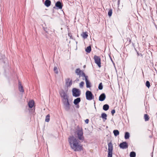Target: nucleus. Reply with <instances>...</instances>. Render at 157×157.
Masks as SVG:
<instances>
[{
  "mask_svg": "<svg viewBox=\"0 0 157 157\" xmlns=\"http://www.w3.org/2000/svg\"><path fill=\"white\" fill-rule=\"evenodd\" d=\"M68 142L71 148L75 151H80L82 150V146L79 143V141L74 136H70Z\"/></svg>",
  "mask_w": 157,
  "mask_h": 157,
  "instance_id": "1",
  "label": "nucleus"
},
{
  "mask_svg": "<svg viewBox=\"0 0 157 157\" xmlns=\"http://www.w3.org/2000/svg\"><path fill=\"white\" fill-rule=\"evenodd\" d=\"M67 93V91H64L63 89H61L59 91L61 97L63 98L62 101L64 108L66 111H67L70 109V104Z\"/></svg>",
  "mask_w": 157,
  "mask_h": 157,
  "instance_id": "2",
  "label": "nucleus"
},
{
  "mask_svg": "<svg viewBox=\"0 0 157 157\" xmlns=\"http://www.w3.org/2000/svg\"><path fill=\"white\" fill-rule=\"evenodd\" d=\"M72 95L75 97H79L81 94V91L78 89L76 88H73L72 90Z\"/></svg>",
  "mask_w": 157,
  "mask_h": 157,
  "instance_id": "3",
  "label": "nucleus"
},
{
  "mask_svg": "<svg viewBox=\"0 0 157 157\" xmlns=\"http://www.w3.org/2000/svg\"><path fill=\"white\" fill-rule=\"evenodd\" d=\"M86 99L88 100H91L94 99V96L91 91L87 90L86 92Z\"/></svg>",
  "mask_w": 157,
  "mask_h": 157,
  "instance_id": "4",
  "label": "nucleus"
},
{
  "mask_svg": "<svg viewBox=\"0 0 157 157\" xmlns=\"http://www.w3.org/2000/svg\"><path fill=\"white\" fill-rule=\"evenodd\" d=\"M94 59L95 63L98 65L99 67H101V58L99 56L95 55L94 56Z\"/></svg>",
  "mask_w": 157,
  "mask_h": 157,
  "instance_id": "5",
  "label": "nucleus"
},
{
  "mask_svg": "<svg viewBox=\"0 0 157 157\" xmlns=\"http://www.w3.org/2000/svg\"><path fill=\"white\" fill-rule=\"evenodd\" d=\"M77 132L78 139L80 140H83L84 139V137L83 136L82 131L79 130L77 131Z\"/></svg>",
  "mask_w": 157,
  "mask_h": 157,
  "instance_id": "6",
  "label": "nucleus"
},
{
  "mask_svg": "<svg viewBox=\"0 0 157 157\" xmlns=\"http://www.w3.org/2000/svg\"><path fill=\"white\" fill-rule=\"evenodd\" d=\"M119 147L120 148L122 149H125L128 147V145L127 142H124L120 144Z\"/></svg>",
  "mask_w": 157,
  "mask_h": 157,
  "instance_id": "7",
  "label": "nucleus"
},
{
  "mask_svg": "<svg viewBox=\"0 0 157 157\" xmlns=\"http://www.w3.org/2000/svg\"><path fill=\"white\" fill-rule=\"evenodd\" d=\"M55 6L57 9H62L63 6V3L60 1H58L55 3Z\"/></svg>",
  "mask_w": 157,
  "mask_h": 157,
  "instance_id": "8",
  "label": "nucleus"
},
{
  "mask_svg": "<svg viewBox=\"0 0 157 157\" xmlns=\"http://www.w3.org/2000/svg\"><path fill=\"white\" fill-rule=\"evenodd\" d=\"M106 98V95L105 93H102L99 96V100L100 101H104Z\"/></svg>",
  "mask_w": 157,
  "mask_h": 157,
  "instance_id": "9",
  "label": "nucleus"
},
{
  "mask_svg": "<svg viewBox=\"0 0 157 157\" xmlns=\"http://www.w3.org/2000/svg\"><path fill=\"white\" fill-rule=\"evenodd\" d=\"M18 89L19 91L21 92H24V90L23 89V86H22L21 82L20 81H18Z\"/></svg>",
  "mask_w": 157,
  "mask_h": 157,
  "instance_id": "10",
  "label": "nucleus"
},
{
  "mask_svg": "<svg viewBox=\"0 0 157 157\" xmlns=\"http://www.w3.org/2000/svg\"><path fill=\"white\" fill-rule=\"evenodd\" d=\"M72 83L71 80H70L69 78H68L66 80V85L67 87L70 86Z\"/></svg>",
  "mask_w": 157,
  "mask_h": 157,
  "instance_id": "11",
  "label": "nucleus"
},
{
  "mask_svg": "<svg viewBox=\"0 0 157 157\" xmlns=\"http://www.w3.org/2000/svg\"><path fill=\"white\" fill-rule=\"evenodd\" d=\"M81 101V98H77L74 99L73 103L75 105H77L79 104Z\"/></svg>",
  "mask_w": 157,
  "mask_h": 157,
  "instance_id": "12",
  "label": "nucleus"
},
{
  "mask_svg": "<svg viewBox=\"0 0 157 157\" xmlns=\"http://www.w3.org/2000/svg\"><path fill=\"white\" fill-rule=\"evenodd\" d=\"M82 71L80 70L79 68H78L75 70V72L77 75H79V77H80L81 76V74Z\"/></svg>",
  "mask_w": 157,
  "mask_h": 157,
  "instance_id": "13",
  "label": "nucleus"
},
{
  "mask_svg": "<svg viewBox=\"0 0 157 157\" xmlns=\"http://www.w3.org/2000/svg\"><path fill=\"white\" fill-rule=\"evenodd\" d=\"M51 2L50 0H46L44 3V5L47 7H49L51 4Z\"/></svg>",
  "mask_w": 157,
  "mask_h": 157,
  "instance_id": "14",
  "label": "nucleus"
},
{
  "mask_svg": "<svg viewBox=\"0 0 157 157\" xmlns=\"http://www.w3.org/2000/svg\"><path fill=\"white\" fill-rule=\"evenodd\" d=\"M85 80L86 83V87L88 88L90 87H91V84L90 81L88 79V78L87 79L86 78Z\"/></svg>",
  "mask_w": 157,
  "mask_h": 157,
  "instance_id": "15",
  "label": "nucleus"
},
{
  "mask_svg": "<svg viewBox=\"0 0 157 157\" xmlns=\"http://www.w3.org/2000/svg\"><path fill=\"white\" fill-rule=\"evenodd\" d=\"M34 102L33 100L29 101L28 103L29 107L30 108H32L34 105Z\"/></svg>",
  "mask_w": 157,
  "mask_h": 157,
  "instance_id": "16",
  "label": "nucleus"
},
{
  "mask_svg": "<svg viewBox=\"0 0 157 157\" xmlns=\"http://www.w3.org/2000/svg\"><path fill=\"white\" fill-rule=\"evenodd\" d=\"M108 151H113V146L112 143L111 142L108 144Z\"/></svg>",
  "mask_w": 157,
  "mask_h": 157,
  "instance_id": "17",
  "label": "nucleus"
},
{
  "mask_svg": "<svg viewBox=\"0 0 157 157\" xmlns=\"http://www.w3.org/2000/svg\"><path fill=\"white\" fill-rule=\"evenodd\" d=\"M101 117L103 120L104 121L107 120V115L105 113H102L101 114Z\"/></svg>",
  "mask_w": 157,
  "mask_h": 157,
  "instance_id": "18",
  "label": "nucleus"
},
{
  "mask_svg": "<svg viewBox=\"0 0 157 157\" xmlns=\"http://www.w3.org/2000/svg\"><path fill=\"white\" fill-rule=\"evenodd\" d=\"M81 36L84 39L86 38L88 36V33L87 32H83L81 34Z\"/></svg>",
  "mask_w": 157,
  "mask_h": 157,
  "instance_id": "19",
  "label": "nucleus"
},
{
  "mask_svg": "<svg viewBox=\"0 0 157 157\" xmlns=\"http://www.w3.org/2000/svg\"><path fill=\"white\" fill-rule=\"evenodd\" d=\"M109 108V106L108 104H106L103 105V109L105 111H107Z\"/></svg>",
  "mask_w": 157,
  "mask_h": 157,
  "instance_id": "20",
  "label": "nucleus"
},
{
  "mask_svg": "<svg viewBox=\"0 0 157 157\" xmlns=\"http://www.w3.org/2000/svg\"><path fill=\"white\" fill-rule=\"evenodd\" d=\"M130 136V134L128 132H125L124 134V138L125 139H128Z\"/></svg>",
  "mask_w": 157,
  "mask_h": 157,
  "instance_id": "21",
  "label": "nucleus"
},
{
  "mask_svg": "<svg viewBox=\"0 0 157 157\" xmlns=\"http://www.w3.org/2000/svg\"><path fill=\"white\" fill-rule=\"evenodd\" d=\"M91 51V48L90 46H89L86 48L85 51L88 53H90Z\"/></svg>",
  "mask_w": 157,
  "mask_h": 157,
  "instance_id": "22",
  "label": "nucleus"
},
{
  "mask_svg": "<svg viewBox=\"0 0 157 157\" xmlns=\"http://www.w3.org/2000/svg\"><path fill=\"white\" fill-rule=\"evenodd\" d=\"M113 133L115 136H117L119 134V132L118 130H114L113 131Z\"/></svg>",
  "mask_w": 157,
  "mask_h": 157,
  "instance_id": "23",
  "label": "nucleus"
},
{
  "mask_svg": "<svg viewBox=\"0 0 157 157\" xmlns=\"http://www.w3.org/2000/svg\"><path fill=\"white\" fill-rule=\"evenodd\" d=\"M136 156V152L134 151H132L130 153V157H135Z\"/></svg>",
  "mask_w": 157,
  "mask_h": 157,
  "instance_id": "24",
  "label": "nucleus"
},
{
  "mask_svg": "<svg viewBox=\"0 0 157 157\" xmlns=\"http://www.w3.org/2000/svg\"><path fill=\"white\" fill-rule=\"evenodd\" d=\"M50 116L49 114L47 115L45 118V121L47 122H48L50 121Z\"/></svg>",
  "mask_w": 157,
  "mask_h": 157,
  "instance_id": "25",
  "label": "nucleus"
},
{
  "mask_svg": "<svg viewBox=\"0 0 157 157\" xmlns=\"http://www.w3.org/2000/svg\"><path fill=\"white\" fill-rule=\"evenodd\" d=\"M113 13V10L112 9H110L109 10L108 13V15L109 16V17H110L111 16Z\"/></svg>",
  "mask_w": 157,
  "mask_h": 157,
  "instance_id": "26",
  "label": "nucleus"
},
{
  "mask_svg": "<svg viewBox=\"0 0 157 157\" xmlns=\"http://www.w3.org/2000/svg\"><path fill=\"white\" fill-rule=\"evenodd\" d=\"M144 118L145 121H147L149 120V117L148 115L147 114H145L144 115Z\"/></svg>",
  "mask_w": 157,
  "mask_h": 157,
  "instance_id": "27",
  "label": "nucleus"
},
{
  "mask_svg": "<svg viewBox=\"0 0 157 157\" xmlns=\"http://www.w3.org/2000/svg\"><path fill=\"white\" fill-rule=\"evenodd\" d=\"M82 77H84L85 78V80L86 79V78H88V77L86 75H85V74L84 72L83 71H82L81 74V76Z\"/></svg>",
  "mask_w": 157,
  "mask_h": 157,
  "instance_id": "28",
  "label": "nucleus"
},
{
  "mask_svg": "<svg viewBox=\"0 0 157 157\" xmlns=\"http://www.w3.org/2000/svg\"><path fill=\"white\" fill-rule=\"evenodd\" d=\"M98 88L99 90H101L103 89V85L102 82H101L98 85Z\"/></svg>",
  "mask_w": 157,
  "mask_h": 157,
  "instance_id": "29",
  "label": "nucleus"
},
{
  "mask_svg": "<svg viewBox=\"0 0 157 157\" xmlns=\"http://www.w3.org/2000/svg\"><path fill=\"white\" fill-rule=\"evenodd\" d=\"M145 85L147 87H148V88H149L150 87V84L149 81H146L145 83Z\"/></svg>",
  "mask_w": 157,
  "mask_h": 157,
  "instance_id": "30",
  "label": "nucleus"
},
{
  "mask_svg": "<svg viewBox=\"0 0 157 157\" xmlns=\"http://www.w3.org/2000/svg\"><path fill=\"white\" fill-rule=\"evenodd\" d=\"M54 71L56 74L58 73V71L57 67L56 66L54 67Z\"/></svg>",
  "mask_w": 157,
  "mask_h": 157,
  "instance_id": "31",
  "label": "nucleus"
},
{
  "mask_svg": "<svg viewBox=\"0 0 157 157\" xmlns=\"http://www.w3.org/2000/svg\"><path fill=\"white\" fill-rule=\"evenodd\" d=\"M112 151H108V157H112Z\"/></svg>",
  "mask_w": 157,
  "mask_h": 157,
  "instance_id": "32",
  "label": "nucleus"
},
{
  "mask_svg": "<svg viewBox=\"0 0 157 157\" xmlns=\"http://www.w3.org/2000/svg\"><path fill=\"white\" fill-rule=\"evenodd\" d=\"M84 82H83V81L81 82L79 84L80 87L81 88H82L83 86V85H84Z\"/></svg>",
  "mask_w": 157,
  "mask_h": 157,
  "instance_id": "33",
  "label": "nucleus"
},
{
  "mask_svg": "<svg viewBox=\"0 0 157 157\" xmlns=\"http://www.w3.org/2000/svg\"><path fill=\"white\" fill-rule=\"evenodd\" d=\"M111 113L112 115H113L115 113V109H113L111 111Z\"/></svg>",
  "mask_w": 157,
  "mask_h": 157,
  "instance_id": "34",
  "label": "nucleus"
},
{
  "mask_svg": "<svg viewBox=\"0 0 157 157\" xmlns=\"http://www.w3.org/2000/svg\"><path fill=\"white\" fill-rule=\"evenodd\" d=\"M89 120L88 119H86L85 120V122L86 124H88L89 123Z\"/></svg>",
  "mask_w": 157,
  "mask_h": 157,
  "instance_id": "35",
  "label": "nucleus"
},
{
  "mask_svg": "<svg viewBox=\"0 0 157 157\" xmlns=\"http://www.w3.org/2000/svg\"><path fill=\"white\" fill-rule=\"evenodd\" d=\"M68 35L69 36H70V38H72V35H71V33H68Z\"/></svg>",
  "mask_w": 157,
  "mask_h": 157,
  "instance_id": "36",
  "label": "nucleus"
},
{
  "mask_svg": "<svg viewBox=\"0 0 157 157\" xmlns=\"http://www.w3.org/2000/svg\"><path fill=\"white\" fill-rule=\"evenodd\" d=\"M137 54L138 56H142V55L141 53H139L137 52Z\"/></svg>",
  "mask_w": 157,
  "mask_h": 157,
  "instance_id": "37",
  "label": "nucleus"
},
{
  "mask_svg": "<svg viewBox=\"0 0 157 157\" xmlns=\"http://www.w3.org/2000/svg\"><path fill=\"white\" fill-rule=\"evenodd\" d=\"M76 105V108H77V109H78L79 108V104H77V105Z\"/></svg>",
  "mask_w": 157,
  "mask_h": 157,
  "instance_id": "38",
  "label": "nucleus"
},
{
  "mask_svg": "<svg viewBox=\"0 0 157 157\" xmlns=\"http://www.w3.org/2000/svg\"><path fill=\"white\" fill-rule=\"evenodd\" d=\"M120 0H118L117 1V5L118 6H119L120 3Z\"/></svg>",
  "mask_w": 157,
  "mask_h": 157,
  "instance_id": "39",
  "label": "nucleus"
},
{
  "mask_svg": "<svg viewBox=\"0 0 157 157\" xmlns=\"http://www.w3.org/2000/svg\"><path fill=\"white\" fill-rule=\"evenodd\" d=\"M94 105L95 107V108H96V107H95V102H94Z\"/></svg>",
  "mask_w": 157,
  "mask_h": 157,
  "instance_id": "40",
  "label": "nucleus"
},
{
  "mask_svg": "<svg viewBox=\"0 0 157 157\" xmlns=\"http://www.w3.org/2000/svg\"><path fill=\"white\" fill-rule=\"evenodd\" d=\"M85 67V65H84V67Z\"/></svg>",
  "mask_w": 157,
  "mask_h": 157,
  "instance_id": "41",
  "label": "nucleus"
},
{
  "mask_svg": "<svg viewBox=\"0 0 157 157\" xmlns=\"http://www.w3.org/2000/svg\"><path fill=\"white\" fill-rule=\"evenodd\" d=\"M111 61L113 62L112 60V59L111 58Z\"/></svg>",
  "mask_w": 157,
  "mask_h": 157,
  "instance_id": "42",
  "label": "nucleus"
},
{
  "mask_svg": "<svg viewBox=\"0 0 157 157\" xmlns=\"http://www.w3.org/2000/svg\"><path fill=\"white\" fill-rule=\"evenodd\" d=\"M130 41H131V40H130L129 41V42H130Z\"/></svg>",
  "mask_w": 157,
  "mask_h": 157,
  "instance_id": "43",
  "label": "nucleus"
},
{
  "mask_svg": "<svg viewBox=\"0 0 157 157\" xmlns=\"http://www.w3.org/2000/svg\"><path fill=\"white\" fill-rule=\"evenodd\" d=\"M130 41H131V40H130L129 41V42H130Z\"/></svg>",
  "mask_w": 157,
  "mask_h": 157,
  "instance_id": "44",
  "label": "nucleus"
},
{
  "mask_svg": "<svg viewBox=\"0 0 157 157\" xmlns=\"http://www.w3.org/2000/svg\"><path fill=\"white\" fill-rule=\"evenodd\" d=\"M130 41H131V40H130L129 41V42H130Z\"/></svg>",
  "mask_w": 157,
  "mask_h": 157,
  "instance_id": "45",
  "label": "nucleus"
}]
</instances>
